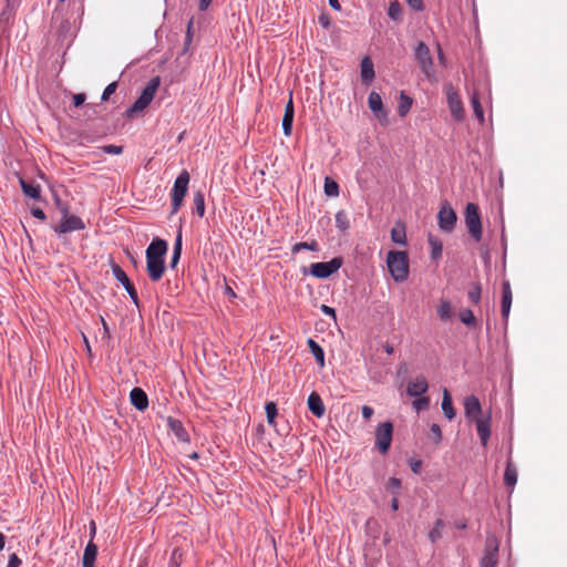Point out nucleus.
Masks as SVG:
<instances>
[{
    "label": "nucleus",
    "mask_w": 567,
    "mask_h": 567,
    "mask_svg": "<svg viewBox=\"0 0 567 567\" xmlns=\"http://www.w3.org/2000/svg\"><path fill=\"white\" fill-rule=\"evenodd\" d=\"M167 241L155 237L145 251L146 270L151 281H158L165 272V255L167 252Z\"/></svg>",
    "instance_id": "f257e3e1"
},
{
    "label": "nucleus",
    "mask_w": 567,
    "mask_h": 567,
    "mask_svg": "<svg viewBox=\"0 0 567 567\" xmlns=\"http://www.w3.org/2000/svg\"><path fill=\"white\" fill-rule=\"evenodd\" d=\"M386 265L396 282H403L409 277V257L405 251L391 250L388 252Z\"/></svg>",
    "instance_id": "f03ea898"
},
{
    "label": "nucleus",
    "mask_w": 567,
    "mask_h": 567,
    "mask_svg": "<svg viewBox=\"0 0 567 567\" xmlns=\"http://www.w3.org/2000/svg\"><path fill=\"white\" fill-rule=\"evenodd\" d=\"M161 85L159 76L152 78L146 84L140 97L126 110V116L132 117L135 114L143 112L153 101L158 87Z\"/></svg>",
    "instance_id": "7ed1b4c3"
},
{
    "label": "nucleus",
    "mask_w": 567,
    "mask_h": 567,
    "mask_svg": "<svg viewBox=\"0 0 567 567\" xmlns=\"http://www.w3.org/2000/svg\"><path fill=\"white\" fill-rule=\"evenodd\" d=\"M189 179H190L189 173L186 169L182 171L181 174L176 177L174 185H173L172 193H171V197H172L171 214L172 215L176 214L181 209V207L183 205L184 197L187 194Z\"/></svg>",
    "instance_id": "20e7f679"
},
{
    "label": "nucleus",
    "mask_w": 567,
    "mask_h": 567,
    "mask_svg": "<svg viewBox=\"0 0 567 567\" xmlns=\"http://www.w3.org/2000/svg\"><path fill=\"white\" fill-rule=\"evenodd\" d=\"M393 424L390 421L380 423L374 432V446L382 455L388 454L392 439H393Z\"/></svg>",
    "instance_id": "39448f33"
},
{
    "label": "nucleus",
    "mask_w": 567,
    "mask_h": 567,
    "mask_svg": "<svg viewBox=\"0 0 567 567\" xmlns=\"http://www.w3.org/2000/svg\"><path fill=\"white\" fill-rule=\"evenodd\" d=\"M414 58L426 79L434 80L435 71L433 66V58L429 47L423 41H420L416 44L414 49Z\"/></svg>",
    "instance_id": "423d86ee"
},
{
    "label": "nucleus",
    "mask_w": 567,
    "mask_h": 567,
    "mask_svg": "<svg viewBox=\"0 0 567 567\" xmlns=\"http://www.w3.org/2000/svg\"><path fill=\"white\" fill-rule=\"evenodd\" d=\"M465 225L471 237L475 241L482 239V220L480 215V208L474 203H468L465 208Z\"/></svg>",
    "instance_id": "0eeeda50"
},
{
    "label": "nucleus",
    "mask_w": 567,
    "mask_h": 567,
    "mask_svg": "<svg viewBox=\"0 0 567 567\" xmlns=\"http://www.w3.org/2000/svg\"><path fill=\"white\" fill-rule=\"evenodd\" d=\"M342 264L343 261L340 257L332 258L326 262H313L310 265V275L320 279L329 278L341 268Z\"/></svg>",
    "instance_id": "6e6552de"
},
{
    "label": "nucleus",
    "mask_w": 567,
    "mask_h": 567,
    "mask_svg": "<svg viewBox=\"0 0 567 567\" xmlns=\"http://www.w3.org/2000/svg\"><path fill=\"white\" fill-rule=\"evenodd\" d=\"M457 216L452 206L444 202L437 214L439 227L444 233H452L455 228Z\"/></svg>",
    "instance_id": "1a4fd4ad"
},
{
    "label": "nucleus",
    "mask_w": 567,
    "mask_h": 567,
    "mask_svg": "<svg viewBox=\"0 0 567 567\" xmlns=\"http://www.w3.org/2000/svg\"><path fill=\"white\" fill-rule=\"evenodd\" d=\"M111 269L114 278L122 284L133 303L138 307L137 291L134 285L131 282L130 278L127 277L126 272L115 262L111 265Z\"/></svg>",
    "instance_id": "9d476101"
},
{
    "label": "nucleus",
    "mask_w": 567,
    "mask_h": 567,
    "mask_svg": "<svg viewBox=\"0 0 567 567\" xmlns=\"http://www.w3.org/2000/svg\"><path fill=\"white\" fill-rule=\"evenodd\" d=\"M84 228L85 223L76 215L62 218L58 225L52 226L53 231L58 235L83 230Z\"/></svg>",
    "instance_id": "9b49d317"
},
{
    "label": "nucleus",
    "mask_w": 567,
    "mask_h": 567,
    "mask_svg": "<svg viewBox=\"0 0 567 567\" xmlns=\"http://www.w3.org/2000/svg\"><path fill=\"white\" fill-rule=\"evenodd\" d=\"M446 99L452 116L456 121L463 120L464 109L462 100L458 93L454 90V87L451 84L446 86Z\"/></svg>",
    "instance_id": "f8f14e48"
},
{
    "label": "nucleus",
    "mask_w": 567,
    "mask_h": 567,
    "mask_svg": "<svg viewBox=\"0 0 567 567\" xmlns=\"http://www.w3.org/2000/svg\"><path fill=\"white\" fill-rule=\"evenodd\" d=\"M498 563V544L495 539H487L484 555L481 559L480 567H496Z\"/></svg>",
    "instance_id": "ddd939ff"
},
{
    "label": "nucleus",
    "mask_w": 567,
    "mask_h": 567,
    "mask_svg": "<svg viewBox=\"0 0 567 567\" xmlns=\"http://www.w3.org/2000/svg\"><path fill=\"white\" fill-rule=\"evenodd\" d=\"M368 104L371 112L380 122H386L388 113L383 107L382 97L379 93L372 91L368 96Z\"/></svg>",
    "instance_id": "4468645a"
},
{
    "label": "nucleus",
    "mask_w": 567,
    "mask_h": 567,
    "mask_svg": "<svg viewBox=\"0 0 567 567\" xmlns=\"http://www.w3.org/2000/svg\"><path fill=\"white\" fill-rule=\"evenodd\" d=\"M429 390V383L423 375L411 379L406 384V393L412 398L425 394Z\"/></svg>",
    "instance_id": "2eb2a0df"
},
{
    "label": "nucleus",
    "mask_w": 567,
    "mask_h": 567,
    "mask_svg": "<svg viewBox=\"0 0 567 567\" xmlns=\"http://www.w3.org/2000/svg\"><path fill=\"white\" fill-rule=\"evenodd\" d=\"M465 416L470 421L482 417V405L480 400L475 395H470L464 400Z\"/></svg>",
    "instance_id": "dca6fc26"
},
{
    "label": "nucleus",
    "mask_w": 567,
    "mask_h": 567,
    "mask_svg": "<svg viewBox=\"0 0 567 567\" xmlns=\"http://www.w3.org/2000/svg\"><path fill=\"white\" fill-rule=\"evenodd\" d=\"M513 300V293L511 284L508 280H504L502 284V303H501V311H502V318L506 322L509 316L511 306Z\"/></svg>",
    "instance_id": "f3484780"
},
{
    "label": "nucleus",
    "mask_w": 567,
    "mask_h": 567,
    "mask_svg": "<svg viewBox=\"0 0 567 567\" xmlns=\"http://www.w3.org/2000/svg\"><path fill=\"white\" fill-rule=\"evenodd\" d=\"M166 424L168 430L174 433L178 441L185 443H188L190 441L189 434L181 420L168 416L166 420Z\"/></svg>",
    "instance_id": "a211bd4d"
},
{
    "label": "nucleus",
    "mask_w": 567,
    "mask_h": 567,
    "mask_svg": "<svg viewBox=\"0 0 567 567\" xmlns=\"http://www.w3.org/2000/svg\"><path fill=\"white\" fill-rule=\"evenodd\" d=\"M477 434L483 446H486L491 437V414L474 420Z\"/></svg>",
    "instance_id": "6ab92c4d"
},
{
    "label": "nucleus",
    "mask_w": 567,
    "mask_h": 567,
    "mask_svg": "<svg viewBox=\"0 0 567 567\" xmlns=\"http://www.w3.org/2000/svg\"><path fill=\"white\" fill-rule=\"evenodd\" d=\"M295 116V107L292 103V97L290 96L288 103L285 107V114L282 117V131L286 136H290L292 133V124Z\"/></svg>",
    "instance_id": "aec40b11"
},
{
    "label": "nucleus",
    "mask_w": 567,
    "mask_h": 567,
    "mask_svg": "<svg viewBox=\"0 0 567 567\" xmlns=\"http://www.w3.org/2000/svg\"><path fill=\"white\" fill-rule=\"evenodd\" d=\"M131 403L138 411H144L148 406V398L141 388H134L130 393Z\"/></svg>",
    "instance_id": "412c9836"
},
{
    "label": "nucleus",
    "mask_w": 567,
    "mask_h": 567,
    "mask_svg": "<svg viewBox=\"0 0 567 567\" xmlns=\"http://www.w3.org/2000/svg\"><path fill=\"white\" fill-rule=\"evenodd\" d=\"M308 409L317 417H321L324 414V412H326L324 404L322 402V399L320 398V395L317 392H312L308 396Z\"/></svg>",
    "instance_id": "4be33fe9"
},
{
    "label": "nucleus",
    "mask_w": 567,
    "mask_h": 567,
    "mask_svg": "<svg viewBox=\"0 0 567 567\" xmlns=\"http://www.w3.org/2000/svg\"><path fill=\"white\" fill-rule=\"evenodd\" d=\"M375 76L373 62L369 56H364L361 61V79L365 84H370Z\"/></svg>",
    "instance_id": "5701e85b"
},
{
    "label": "nucleus",
    "mask_w": 567,
    "mask_h": 567,
    "mask_svg": "<svg viewBox=\"0 0 567 567\" xmlns=\"http://www.w3.org/2000/svg\"><path fill=\"white\" fill-rule=\"evenodd\" d=\"M20 186L23 194L34 200L41 199V186L39 184L28 183L23 178H20Z\"/></svg>",
    "instance_id": "b1692460"
},
{
    "label": "nucleus",
    "mask_w": 567,
    "mask_h": 567,
    "mask_svg": "<svg viewBox=\"0 0 567 567\" xmlns=\"http://www.w3.org/2000/svg\"><path fill=\"white\" fill-rule=\"evenodd\" d=\"M96 555L97 546L93 542H89L83 553V567H94Z\"/></svg>",
    "instance_id": "393cba45"
},
{
    "label": "nucleus",
    "mask_w": 567,
    "mask_h": 567,
    "mask_svg": "<svg viewBox=\"0 0 567 567\" xmlns=\"http://www.w3.org/2000/svg\"><path fill=\"white\" fill-rule=\"evenodd\" d=\"M442 410L449 420H453L456 415L455 409L453 408L452 396L446 389L443 390Z\"/></svg>",
    "instance_id": "a878e982"
},
{
    "label": "nucleus",
    "mask_w": 567,
    "mask_h": 567,
    "mask_svg": "<svg viewBox=\"0 0 567 567\" xmlns=\"http://www.w3.org/2000/svg\"><path fill=\"white\" fill-rule=\"evenodd\" d=\"M182 247H183V235H182V228L177 231L175 241H174V248H173V255L171 258V267L174 268L182 256Z\"/></svg>",
    "instance_id": "bb28decb"
},
{
    "label": "nucleus",
    "mask_w": 567,
    "mask_h": 567,
    "mask_svg": "<svg viewBox=\"0 0 567 567\" xmlns=\"http://www.w3.org/2000/svg\"><path fill=\"white\" fill-rule=\"evenodd\" d=\"M307 344H308L311 353L313 354L317 363L321 368L324 367V351L321 348V346L318 342H316L313 339H311V338L308 339Z\"/></svg>",
    "instance_id": "cd10ccee"
},
{
    "label": "nucleus",
    "mask_w": 567,
    "mask_h": 567,
    "mask_svg": "<svg viewBox=\"0 0 567 567\" xmlns=\"http://www.w3.org/2000/svg\"><path fill=\"white\" fill-rule=\"evenodd\" d=\"M471 104H472V107H473L474 116L477 118V121L481 124H483L484 121H485L484 110H483V106L481 104V101H480V97H478V93L476 91H473V93L471 95Z\"/></svg>",
    "instance_id": "c85d7f7f"
},
{
    "label": "nucleus",
    "mask_w": 567,
    "mask_h": 567,
    "mask_svg": "<svg viewBox=\"0 0 567 567\" xmlns=\"http://www.w3.org/2000/svg\"><path fill=\"white\" fill-rule=\"evenodd\" d=\"M516 482H517V470L514 466V464L511 461H508L506 468H505V473H504V483L507 486L513 487L516 484Z\"/></svg>",
    "instance_id": "c756f323"
},
{
    "label": "nucleus",
    "mask_w": 567,
    "mask_h": 567,
    "mask_svg": "<svg viewBox=\"0 0 567 567\" xmlns=\"http://www.w3.org/2000/svg\"><path fill=\"white\" fill-rule=\"evenodd\" d=\"M391 239L398 245L406 244L405 227L403 225H396L391 230Z\"/></svg>",
    "instance_id": "7c9ffc66"
},
{
    "label": "nucleus",
    "mask_w": 567,
    "mask_h": 567,
    "mask_svg": "<svg viewBox=\"0 0 567 567\" xmlns=\"http://www.w3.org/2000/svg\"><path fill=\"white\" fill-rule=\"evenodd\" d=\"M412 99L410 96H408L404 92H401V95H400V102H399V106H398V113L400 116H405L411 106H412Z\"/></svg>",
    "instance_id": "2f4dec72"
},
{
    "label": "nucleus",
    "mask_w": 567,
    "mask_h": 567,
    "mask_svg": "<svg viewBox=\"0 0 567 567\" xmlns=\"http://www.w3.org/2000/svg\"><path fill=\"white\" fill-rule=\"evenodd\" d=\"M429 244L432 248V251H431V257L432 259L436 260L439 258L442 257V250H443V245H442V241L440 239H437L436 237L430 235L429 236Z\"/></svg>",
    "instance_id": "473e14b6"
},
{
    "label": "nucleus",
    "mask_w": 567,
    "mask_h": 567,
    "mask_svg": "<svg viewBox=\"0 0 567 567\" xmlns=\"http://www.w3.org/2000/svg\"><path fill=\"white\" fill-rule=\"evenodd\" d=\"M193 203H194V213L197 214L199 217H203L205 214L204 194L202 192L195 193L194 197H193Z\"/></svg>",
    "instance_id": "72a5a7b5"
},
{
    "label": "nucleus",
    "mask_w": 567,
    "mask_h": 567,
    "mask_svg": "<svg viewBox=\"0 0 567 567\" xmlns=\"http://www.w3.org/2000/svg\"><path fill=\"white\" fill-rule=\"evenodd\" d=\"M445 524L443 519L439 518L435 520L434 526L429 533V538L432 543H436L439 539L442 538V530L444 528Z\"/></svg>",
    "instance_id": "f704fd0d"
},
{
    "label": "nucleus",
    "mask_w": 567,
    "mask_h": 567,
    "mask_svg": "<svg viewBox=\"0 0 567 567\" xmlns=\"http://www.w3.org/2000/svg\"><path fill=\"white\" fill-rule=\"evenodd\" d=\"M323 188H324V194L329 197H337L339 195V185L331 177L324 178Z\"/></svg>",
    "instance_id": "c9c22d12"
},
{
    "label": "nucleus",
    "mask_w": 567,
    "mask_h": 567,
    "mask_svg": "<svg viewBox=\"0 0 567 567\" xmlns=\"http://www.w3.org/2000/svg\"><path fill=\"white\" fill-rule=\"evenodd\" d=\"M300 250L318 251L319 250V245H318V243L316 240H312L310 243L301 241V243L295 244L292 246V248H291L292 254H297Z\"/></svg>",
    "instance_id": "e433bc0d"
},
{
    "label": "nucleus",
    "mask_w": 567,
    "mask_h": 567,
    "mask_svg": "<svg viewBox=\"0 0 567 567\" xmlns=\"http://www.w3.org/2000/svg\"><path fill=\"white\" fill-rule=\"evenodd\" d=\"M437 315L441 320L447 321L452 317L451 303L447 300H442L437 307Z\"/></svg>",
    "instance_id": "4c0bfd02"
},
{
    "label": "nucleus",
    "mask_w": 567,
    "mask_h": 567,
    "mask_svg": "<svg viewBox=\"0 0 567 567\" xmlns=\"http://www.w3.org/2000/svg\"><path fill=\"white\" fill-rule=\"evenodd\" d=\"M481 296H482V286L480 282H472L471 285V288L467 292V297L468 299L477 305L481 300Z\"/></svg>",
    "instance_id": "58836bf2"
},
{
    "label": "nucleus",
    "mask_w": 567,
    "mask_h": 567,
    "mask_svg": "<svg viewBox=\"0 0 567 567\" xmlns=\"http://www.w3.org/2000/svg\"><path fill=\"white\" fill-rule=\"evenodd\" d=\"M334 219H336V227L339 230L344 231L349 228V220H348V216L344 210H339L336 214Z\"/></svg>",
    "instance_id": "ea45409f"
},
{
    "label": "nucleus",
    "mask_w": 567,
    "mask_h": 567,
    "mask_svg": "<svg viewBox=\"0 0 567 567\" xmlns=\"http://www.w3.org/2000/svg\"><path fill=\"white\" fill-rule=\"evenodd\" d=\"M388 16L394 21H399L401 19L402 10L398 1L390 2L388 8Z\"/></svg>",
    "instance_id": "a19ab883"
},
{
    "label": "nucleus",
    "mask_w": 567,
    "mask_h": 567,
    "mask_svg": "<svg viewBox=\"0 0 567 567\" xmlns=\"http://www.w3.org/2000/svg\"><path fill=\"white\" fill-rule=\"evenodd\" d=\"M460 319L464 324L468 327H474L476 324L475 316L471 309L462 310L460 313Z\"/></svg>",
    "instance_id": "79ce46f5"
},
{
    "label": "nucleus",
    "mask_w": 567,
    "mask_h": 567,
    "mask_svg": "<svg viewBox=\"0 0 567 567\" xmlns=\"http://www.w3.org/2000/svg\"><path fill=\"white\" fill-rule=\"evenodd\" d=\"M267 421L275 420L278 414L277 404L274 401H269L265 405Z\"/></svg>",
    "instance_id": "37998d69"
},
{
    "label": "nucleus",
    "mask_w": 567,
    "mask_h": 567,
    "mask_svg": "<svg viewBox=\"0 0 567 567\" xmlns=\"http://www.w3.org/2000/svg\"><path fill=\"white\" fill-rule=\"evenodd\" d=\"M430 404V399L427 396H417L416 400L413 401V408L416 410V411H422L424 409H426Z\"/></svg>",
    "instance_id": "c03bdc74"
},
{
    "label": "nucleus",
    "mask_w": 567,
    "mask_h": 567,
    "mask_svg": "<svg viewBox=\"0 0 567 567\" xmlns=\"http://www.w3.org/2000/svg\"><path fill=\"white\" fill-rule=\"evenodd\" d=\"M182 559V553L178 548H174L169 559V567H178Z\"/></svg>",
    "instance_id": "a18cd8bd"
},
{
    "label": "nucleus",
    "mask_w": 567,
    "mask_h": 567,
    "mask_svg": "<svg viewBox=\"0 0 567 567\" xmlns=\"http://www.w3.org/2000/svg\"><path fill=\"white\" fill-rule=\"evenodd\" d=\"M116 89H117V82H112V83L107 84L102 93L101 100L107 101L110 99V96L116 91Z\"/></svg>",
    "instance_id": "49530a36"
},
{
    "label": "nucleus",
    "mask_w": 567,
    "mask_h": 567,
    "mask_svg": "<svg viewBox=\"0 0 567 567\" xmlns=\"http://www.w3.org/2000/svg\"><path fill=\"white\" fill-rule=\"evenodd\" d=\"M430 431H431V434H432V437L434 440L435 443H439L441 442L442 440V431H441V427L439 424L436 423H433L430 427Z\"/></svg>",
    "instance_id": "de8ad7c7"
},
{
    "label": "nucleus",
    "mask_w": 567,
    "mask_h": 567,
    "mask_svg": "<svg viewBox=\"0 0 567 567\" xmlns=\"http://www.w3.org/2000/svg\"><path fill=\"white\" fill-rule=\"evenodd\" d=\"M103 152L106 154L118 155L123 152V147L114 144L105 145L102 147Z\"/></svg>",
    "instance_id": "09e8293b"
},
{
    "label": "nucleus",
    "mask_w": 567,
    "mask_h": 567,
    "mask_svg": "<svg viewBox=\"0 0 567 567\" xmlns=\"http://www.w3.org/2000/svg\"><path fill=\"white\" fill-rule=\"evenodd\" d=\"M55 202H56V205H58V207L60 209L62 218H66V217L71 216L70 213H69V206L66 204H62V202H61V199L59 197L55 198Z\"/></svg>",
    "instance_id": "8fccbe9b"
},
{
    "label": "nucleus",
    "mask_w": 567,
    "mask_h": 567,
    "mask_svg": "<svg viewBox=\"0 0 567 567\" xmlns=\"http://www.w3.org/2000/svg\"><path fill=\"white\" fill-rule=\"evenodd\" d=\"M31 215L37 218V219H40V220H45L47 219V215L45 213L43 212L42 208L40 207H33L31 208Z\"/></svg>",
    "instance_id": "3c124183"
},
{
    "label": "nucleus",
    "mask_w": 567,
    "mask_h": 567,
    "mask_svg": "<svg viewBox=\"0 0 567 567\" xmlns=\"http://www.w3.org/2000/svg\"><path fill=\"white\" fill-rule=\"evenodd\" d=\"M406 3L415 11H423L424 6L422 0H405Z\"/></svg>",
    "instance_id": "603ef678"
},
{
    "label": "nucleus",
    "mask_w": 567,
    "mask_h": 567,
    "mask_svg": "<svg viewBox=\"0 0 567 567\" xmlns=\"http://www.w3.org/2000/svg\"><path fill=\"white\" fill-rule=\"evenodd\" d=\"M388 487L394 493L401 487V481L396 477H391L388 482Z\"/></svg>",
    "instance_id": "864d4df0"
},
{
    "label": "nucleus",
    "mask_w": 567,
    "mask_h": 567,
    "mask_svg": "<svg viewBox=\"0 0 567 567\" xmlns=\"http://www.w3.org/2000/svg\"><path fill=\"white\" fill-rule=\"evenodd\" d=\"M21 559L18 557L17 554H11L8 560L7 567H19L21 565Z\"/></svg>",
    "instance_id": "5fc2aeb1"
},
{
    "label": "nucleus",
    "mask_w": 567,
    "mask_h": 567,
    "mask_svg": "<svg viewBox=\"0 0 567 567\" xmlns=\"http://www.w3.org/2000/svg\"><path fill=\"white\" fill-rule=\"evenodd\" d=\"M410 467L413 473L419 474L422 468V461L421 460H411Z\"/></svg>",
    "instance_id": "6e6d98bb"
},
{
    "label": "nucleus",
    "mask_w": 567,
    "mask_h": 567,
    "mask_svg": "<svg viewBox=\"0 0 567 567\" xmlns=\"http://www.w3.org/2000/svg\"><path fill=\"white\" fill-rule=\"evenodd\" d=\"M85 102V94L84 93H78L73 95V104L75 107L81 106Z\"/></svg>",
    "instance_id": "4d7b16f0"
},
{
    "label": "nucleus",
    "mask_w": 567,
    "mask_h": 567,
    "mask_svg": "<svg viewBox=\"0 0 567 567\" xmlns=\"http://www.w3.org/2000/svg\"><path fill=\"white\" fill-rule=\"evenodd\" d=\"M320 310L327 315L333 318V320L337 319L336 310L327 305H321Z\"/></svg>",
    "instance_id": "13d9d810"
},
{
    "label": "nucleus",
    "mask_w": 567,
    "mask_h": 567,
    "mask_svg": "<svg viewBox=\"0 0 567 567\" xmlns=\"http://www.w3.org/2000/svg\"><path fill=\"white\" fill-rule=\"evenodd\" d=\"M361 412H362V416L365 420H369L373 415L374 410L371 406H369V405H363L362 409H361Z\"/></svg>",
    "instance_id": "bf43d9fd"
},
{
    "label": "nucleus",
    "mask_w": 567,
    "mask_h": 567,
    "mask_svg": "<svg viewBox=\"0 0 567 567\" xmlns=\"http://www.w3.org/2000/svg\"><path fill=\"white\" fill-rule=\"evenodd\" d=\"M319 23L324 28V29H328L329 25H330V21H329V18L324 14H321L319 17Z\"/></svg>",
    "instance_id": "052dcab7"
},
{
    "label": "nucleus",
    "mask_w": 567,
    "mask_h": 567,
    "mask_svg": "<svg viewBox=\"0 0 567 567\" xmlns=\"http://www.w3.org/2000/svg\"><path fill=\"white\" fill-rule=\"evenodd\" d=\"M8 23L9 22V13L8 11H2V13L0 14V28L2 27L3 23Z\"/></svg>",
    "instance_id": "680f3d73"
},
{
    "label": "nucleus",
    "mask_w": 567,
    "mask_h": 567,
    "mask_svg": "<svg viewBox=\"0 0 567 567\" xmlns=\"http://www.w3.org/2000/svg\"><path fill=\"white\" fill-rule=\"evenodd\" d=\"M213 0H199V10L205 11Z\"/></svg>",
    "instance_id": "e2e57ef3"
},
{
    "label": "nucleus",
    "mask_w": 567,
    "mask_h": 567,
    "mask_svg": "<svg viewBox=\"0 0 567 567\" xmlns=\"http://www.w3.org/2000/svg\"><path fill=\"white\" fill-rule=\"evenodd\" d=\"M382 348L388 354H392L394 352V348L390 343H384Z\"/></svg>",
    "instance_id": "0e129e2a"
},
{
    "label": "nucleus",
    "mask_w": 567,
    "mask_h": 567,
    "mask_svg": "<svg viewBox=\"0 0 567 567\" xmlns=\"http://www.w3.org/2000/svg\"><path fill=\"white\" fill-rule=\"evenodd\" d=\"M329 4L331 8H333L334 10H340L341 9V6L339 3V0H329Z\"/></svg>",
    "instance_id": "69168bd1"
},
{
    "label": "nucleus",
    "mask_w": 567,
    "mask_h": 567,
    "mask_svg": "<svg viewBox=\"0 0 567 567\" xmlns=\"http://www.w3.org/2000/svg\"><path fill=\"white\" fill-rule=\"evenodd\" d=\"M437 53H439V60H440V62H441V63H444V62H445V58H444V53H443V51H442V49H441V47H440V45L437 47Z\"/></svg>",
    "instance_id": "338daca9"
},
{
    "label": "nucleus",
    "mask_w": 567,
    "mask_h": 567,
    "mask_svg": "<svg viewBox=\"0 0 567 567\" xmlns=\"http://www.w3.org/2000/svg\"><path fill=\"white\" fill-rule=\"evenodd\" d=\"M391 508H392L393 511H398V508H399V501H398V498H395V497H394V498L392 499V502H391Z\"/></svg>",
    "instance_id": "774afa93"
}]
</instances>
